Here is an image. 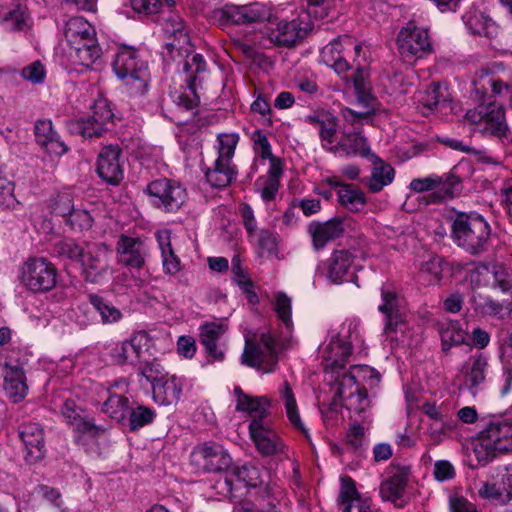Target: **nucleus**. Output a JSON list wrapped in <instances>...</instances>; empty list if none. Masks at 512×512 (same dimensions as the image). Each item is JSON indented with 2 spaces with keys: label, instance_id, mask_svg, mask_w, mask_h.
Segmentation results:
<instances>
[{
  "label": "nucleus",
  "instance_id": "4c0bfd02",
  "mask_svg": "<svg viewBox=\"0 0 512 512\" xmlns=\"http://www.w3.org/2000/svg\"><path fill=\"white\" fill-rule=\"evenodd\" d=\"M418 101L427 112H433L441 107L447 106L449 101L447 87L440 83L433 82L421 92Z\"/></svg>",
  "mask_w": 512,
  "mask_h": 512
},
{
  "label": "nucleus",
  "instance_id": "5701e85b",
  "mask_svg": "<svg viewBox=\"0 0 512 512\" xmlns=\"http://www.w3.org/2000/svg\"><path fill=\"white\" fill-rule=\"evenodd\" d=\"M148 335L144 331L134 333L129 340L117 344L112 350V357L117 364H135L142 358L148 346Z\"/></svg>",
  "mask_w": 512,
  "mask_h": 512
},
{
  "label": "nucleus",
  "instance_id": "680f3d73",
  "mask_svg": "<svg viewBox=\"0 0 512 512\" xmlns=\"http://www.w3.org/2000/svg\"><path fill=\"white\" fill-rule=\"evenodd\" d=\"M365 442V430L359 423L350 426L346 435V444L349 449L357 451L361 449Z\"/></svg>",
  "mask_w": 512,
  "mask_h": 512
},
{
  "label": "nucleus",
  "instance_id": "4d7b16f0",
  "mask_svg": "<svg viewBox=\"0 0 512 512\" xmlns=\"http://www.w3.org/2000/svg\"><path fill=\"white\" fill-rule=\"evenodd\" d=\"M21 77L32 84H41L45 80L46 69L41 61L36 60L21 70Z\"/></svg>",
  "mask_w": 512,
  "mask_h": 512
},
{
  "label": "nucleus",
  "instance_id": "a878e982",
  "mask_svg": "<svg viewBox=\"0 0 512 512\" xmlns=\"http://www.w3.org/2000/svg\"><path fill=\"white\" fill-rule=\"evenodd\" d=\"M320 61L331 67L337 74L345 73L351 68L347 59L343 36L333 39L322 48Z\"/></svg>",
  "mask_w": 512,
  "mask_h": 512
},
{
  "label": "nucleus",
  "instance_id": "39448f33",
  "mask_svg": "<svg viewBox=\"0 0 512 512\" xmlns=\"http://www.w3.org/2000/svg\"><path fill=\"white\" fill-rule=\"evenodd\" d=\"M113 70L117 77L125 82L131 94H143L147 89L148 66L140 58L138 51L130 47L119 48Z\"/></svg>",
  "mask_w": 512,
  "mask_h": 512
},
{
  "label": "nucleus",
  "instance_id": "ea45409f",
  "mask_svg": "<svg viewBox=\"0 0 512 512\" xmlns=\"http://www.w3.org/2000/svg\"><path fill=\"white\" fill-rule=\"evenodd\" d=\"M471 363L466 371V385L472 393H476L486 378L488 369V358L483 353L476 354L471 357Z\"/></svg>",
  "mask_w": 512,
  "mask_h": 512
},
{
  "label": "nucleus",
  "instance_id": "f704fd0d",
  "mask_svg": "<svg viewBox=\"0 0 512 512\" xmlns=\"http://www.w3.org/2000/svg\"><path fill=\"white\" fill-rule=\"evenodd\" d=\"M467 29L474 35L494 38L498 34L496 23L482 12L473 10L463 16Z\"/></svg>",
  "mask_w": 512,
  "mask_h": 512
},
{
  "label": "nucleus",
  "instance_id": "4be33fe9",
  "mask_svg": "<svg viewBox=\"0 0 512 512\" xmlns=\"http://www.w3.org/2000/svg\"><path fill=\"white\" fill-rule=\"evenodd\" d=\"M227 331L223 322H205L199 327L200 343L204 346L208 357L212 361H223L226 346L222 337Z\"/></svg>",
  "mask_w": 512,
  "mask_h": 512
},
{
  "label": "nucleus",
  "instance_id": "a211bd4d",
  "mask_svg": "<svg viewBox=\"0 0 512 512\" xmlns=\"http://www.w3.org/2000/svg\"><path fill=\"white\" fill-rule=\"evenodd\" d=\"M182 69L186 75L185 82L191 95L186 93L179 94L175 99V103L186 110H191L199 103V97L196 94L197 80L206 71V62L200 54L187 55Z\"/></svg>",
  "mask_w": 512,
  "mask_h": 512
},
{
  "label": "nucleus",
  "instance_id": "b1692460",
  "mask_svg": "<svg viewBox=\"0 0 512 512\" xmlns=\"http://www.w3.org/2000/svg\"><path fill=\"white\" fill-rule=\"evenodd\" d=\"M351 350V342L346 340L344 336H341L340 333H337L331 336L328 344L320 347V354L326 362V368L336 371L345 366Z\"/></svg>",
  "mask_w": 512,
  "mask_h": 512
},
{
  "label": "nucleus",
  "instance_id": "a18cd8bd",
  "mask_svg": "<svg viewBox=\"0 0 512 512\" xmlns=\"http://www.w3.org/2000/svg\"><path fill=\"white\" fill-rule=\"evenodd\" d=\"M165 31L174 37L173 42L168 44L172 49H183L189 44L188 33L179 15L173 14L165 20Z\"/></svg>",
  "mask_w": 512,
  "mask_h": 512
},
{
  "label": "nucleus",
  "instance_id": "de8ad7c7",
  "mask_svg": "<svg viewBox=\"0 0 512 512\" xmlns=\"http://www.w3.org/2000/svg\"><path fill=\"white\" fill-rule=\"evenodd\" d=\"M156 411L145 405L137 404L131 407L128 414L127 423L129 430L135 432L147 425L153 423L156 417Z\"/></svg>",
  "mask_w": 512,
  "mask_h": 512
},
{
  "label": "nucleus",
  "instance_id": "ddd939ff",
  "mask_svg": "<svg viewBox=\"0 0 512 512\" xmlns=\"http://www.w3.org/2000/svg\"><path fill=\"white\" fill-rule=\"evenodd\" d=\"M191 462L204 472H220L227 470L232 458L224 448L214 442L198 445L191 453Z\"/></svg>",
  "mask_w": 512,
  "mask_h": 512
},
{
  "label": "nucleus",
  "instance_id": "aec40b11",
  "mask_svg": "<svg viewBox=\"0 0 512 512\" xmlns=\"http://www.w3.org/2000/svg\"><path fill=\"white\" fill-rule=\"evenodd\" d=\"M123 165L121 148L118 145H108L99 152L96 170L100 178L116 185L124 177Z\"/></svg>",
  "mask_w": 512,
  "mask_h": 512
},
{
  "label": "nucleus",
  "instance_id": "cd10ccee",
  "mask_svg": "<svg viewBox=\"0 0 512 512\" xmlns=\"http://www.w3.org/2000/svg\"><path fill=\"white\" fill-rule=\"evenodd\" d=\"M382 304L379 305V311L386 316L384 333L390 337L392 332H396L402 325V317L399 312V300L396 293L388 287L381 289Z\"/></svg>",
  "mask_w": 512,
  "mask_h": 512
},
{
  "label": "nucleus",
  "instance_id": "72a5a7b5",
  "mask_svg": "<svg viewBox=\"0 0 512 512\" xmlns=\"http://www.w3.org/2000/svg\"><path fill=\"white\" fill-rule=\"evenodd\" d=\"M330 152L339 153L344 156H367L369 147L366 138L358 132L345 133L339 142L329 148Z\"/></svg>",
  "mask_w": 512,
  "mask_h": 512
},
{
  "label": "nucleus",
  "instance_id": "bf43d9fd",
  "mask_svg": "<svg viewBox=\"0 0 512 512\" xmlns=\"http://www.w3.org/2000/svg\"><path fill=\"white\" fill-rule=\"evenodd\" d=\"M51 209L55 215L61 216L66 220L74 210L71 196L68 193L58 194L52 201Z\"/></svg>",
  "mask_w": 512,
  "mask_h": 512
},
{
  "label": "nucleus",
  "instance_id": "7c9ffc66",
  "mask_svg": "<svg viewBox=\"0 0 512 512\" xmlns=\"http://www.w3.org/2000/svg\"><path fill=\"white\" fill-rule=\"evenodd\" d=\"M237 176L233 161L216 159L214 166L205 171L207 182L214 188H224L230 185Z\"/></svg>",
  "mask_w": 512,
  "mask_h": 512
},
{
  "label": "nucleus",
  "instance_id": "0eeeda50",
  "mask_svg": "<svg viewBox=\"0 0 512 512\" xmlns=\"http://www.w3.org/2000/svg\"><path fill=\"white\" fill-rule=\"evenodd\" d=\"M464 119L484 135L494 136L500 140L507 139L509 136L504 109L495 102L468 110Z\"/></svg>",
  "mask_w": 512,
  "mask_h": 512
},
{
  "label": "nucleus",
  "instance_id": "f03ea898",
  "mask_svg": "<svg viewBox=\"0 0 512 512\" xmlns=\"http://www.w3.org/2000/svg\"><path fill=\"white\" fill-rule=\"evenodd\" d=\"M512 451V420L502 416L484 417L473 440V453L484 466L499 455Z\"/></svg>",
  "mask_w": 512,
  "mask_h": 512
},
{
  "label": "nucleus",
  "instance_id": "c756f323",
  "mask_svg": "<svg viewBox=\"0 0 512 512\" xmlns=\"http://www.w3.org/2000/svg\"><path fill=\"white\" fill-rule=\"evenodd\" d=\"M339 502L341 512H372L370 502L360 498L351 478L342 480Z\"/></svg>",
  "mask_w": 512,
  "mask_h": 512
},
{
  "label": "nucleus",
  "instance_id": "9b49d317",
  "mask_svg": "<svg viewBox=\"0 0 512 512\" xmlns=\"http://www.w3.org/2000/svg\"><path fill=\"white\" fill-rule=\"evenodd\" d=\"M249 435L256 450L264 457L286 454V445L268 419H251Z\"/></svg>",
  "mask_w": 512,
  "mask_h": 512
},
{
  "label": "nucleus",
  "instance_id": "09e8293b",
  "mask_svg": "<svg viewBox=\"0 0 512 512\" xmlns=\"http://www.w3.org/2000/svg\"><path fill=\"white\" fill-rule=\"evenodd\" d=\"M443 351L447 352L452 346H458L465 342L466 332L457 321H449L440 329Z\"/></svg>",
  "mask_w": 512,
  "mask_h": 512
},
{
  "label": "nucleus",
  "instance_id": "e433bc0d",
  "mask_svg": "<svg viewBox=\"0 0 512 512\" xmlns=\"http://www.w3.org/2000/svg\"><path fill=\"white\" fill-rule=\"evenodd\" d=\"M491 274L497 286L503 292L512 293V275L510 276L502 267H495L494 271L491 272L486 265H477L475 268L470 270V281L477 285H481L482 282L480 277L488 278ZM485 280L486 279H484V281Z\"/></svg>",
  "mask_w": 512,
  "mask_h": 512
},
{
  "label": "nucleus",
  "instance_id": "a19ab883",
  "mask_svg": "<svg viewBox=\"0 0 512 512\" xmlns=\"http://www.w3.org/2000/svg\"><path fill=\"white\" fill-rule=\"evenodd\" d=\"M107 399L102 404V412L117 422L126 419L129 409V399L123 393L107 390Z\"/></svg>",
  "mask_w": 512,
  "mask_h": 512
},
{
  "label": "nucleus",
  "instance_id": "c85d7f7f",
  "mask_svg": "<svg viewBox=\"0 0 512 512\" xmlns=\"http://www.w3.org/2000/svg\"><path fill=\"white\" fill-rule=\"evenodd\" d=\"M407 472L404 469H397L387 480L380 485V495L385 501L394 503L397 507H404V491L407 485Z\"/></svg>",
  "mask_w": 512,
  "mask_h": 512
},
{
  "label": "nucleus",
  "instance_id": "f3484780",
  "mask_svg": "<svg viewBox=\"0 0 512 512\" xmlns=\"http://www.w3.org/2000/svg\"><path fill=\"white\" fill-rule=\"evenodd\" d=\"M61 415L65 422L70 425L76 433V440L81 442L84 437L96 438L104 430L94 423L84 409L73 400H66L61 407Z\"/></svg>",
  "mask_w": 512,
  "mask_h": 512
},
{
  "label": "nucleus",
  "instance_id": "bb28decb",
  "mask_svg": "<svg viewBox=\"0 0 512 512\" xmlns=\"http://www.w3.org/2000/svg\"><path fill=\"white\" fill-rule=\"evenodd\" d=\"M70 47L69 57L74 65L91 67L101 57V48L99 47L96 36L82 39L79 44H68Z\"/></svg>",
  "mask_w": 512,
  "mask_h": 512
},
{
  "label": "nucleus",
  "instance_id": "8fccbe9b",
  "mask_svg": "<svg viewBox=\"0 0 512 512\" xmlns=\"http://www.w3.org/2000/svg\"><path fill=\"white\" fill-rule=\"evenodd\" d=\"M270 400L266 396L243 397L238 411L248 412L252 419H267Z\"/></svg>",
  "mask_w": 512,
  "mask_h": 512
},
{
  "label": "nucleus",
  "instance_id": "f257e3e1",
  "mask_svg": "<svg viewBox=\"0 0 512 512\" xmlns=\"http://www.w3.org/2000/svg\"><path fill=\"white\" fill-rule=\"evenodd\" d=\"M54 254L81 265L86 281L99 283L109 269L111 249L104 243L77 242L66 238L53 246Z\"/></svg>",
  "mask_w": 512,
  "mask_h": 512
},
{
  "label": "nucleus",
  "instance_id": "412c9836",
  "mask_svg": "<svg viewBox=\"0 0 512 512\" xmlns=\"http://www.w3.org/2000/svg\"><path fill=\"white\" fill-rule=\"evenodd\" d=\"M118 262L126 267L140 269L145 265L148 249L139 237L120 235L116 244Z\"/></svg>",
  "mask_w": 512,
  "mask_h": 512
},
{
  "label": "nucleus",
  "instance_id": "58836bf2",
  "mask_svg": "<svg viewBox=\"0 0 512 512\" xmlns=\"http://www.w3.org/2000/svg\"><path fill=\"white\" fill-rule=\"evenodd\" d=\"M63 34L67 44H79L82 39L96 36V31L83 17H72L65 23Z\"/></svg>",
  "mask_w": 512,
  "mask_h": 512
},
{
  "label": "nucleus",
  "instance_id": "7ed1b4c3",
  "mask_svg": "<svg viewBox=\"0 0 512 512\" xmlns=\"http://www.w3.org/2000/svg\"><path fill=\"white\" fill-rule=\"evenodd\" d=\"M358 379H370L372 382L378 383L380 381V374L366 365L354 366L350 372L343 374L338 382L333 403L328 410L322 411L323 419L326 423L334 424L332 418L333 414L337 412L338 400L342 402L341 405L357 414L363 413L369 407L370 401L367 390L364 387H360L357 382Z\"/></svg>",
  "mask_w": 512,
  "mask_h": 512
},
{
  "label": "nucleus",
  "instance_id": "774afa93",
  "mask_svg": "<svg viewBox=\"0 0 512 512\" xmlns=\"http://www.w3.org/2000/svg\"><path fill=\"white\" fill-rule=\"evenodd\" d=\"M433 475L439 482L453 479L456 475L454 466L447 460H438L434 463Z\"/></svg>",
  "mask_w": 512,
  "mask_h": 512
},
{
  "label": "nucleus",
  "instance_id": "c03bdc74",
  "mask_svg": "<svg viewBox=\"0 0 512 512\" xmlns=\"http://www.w3.org/2000/svg\"><path fill=\"white\" fill-rule=\"evenodd\" d=\"M90 304L98 312L103 324H113L120 321L123 317L122 312L119 308L112 305L108 300L103 297L90 294L88 296Z\"/></svg>",
  "mask_w": 512,
  "mask_h": 512
},
{
  "label": "nucleus",
  "instance_id": "f8f14e48",
  "mask_svg": "<svg viewBox=\"0 0 512 512\" xmlns=\"http://www.w3.org/2000/svg\"><path fill=\"white\" fill-rule=\"evenodd\" d=\"M146 191L152 204L165 212L178 211L187 199L185 188L166 178L152 181Z\"/></svg>",
  "mask_w": 512,
  "mask_h": 512
},
{
  "label": "nucleus",
  "instance_id": "864d4df0",
  "mask_svg": "<svg viewBox=\"0 0 512 512\" xmlns=\"http://www.w3.org/2000/svg\"><path fill=\"white\" fill-rule=\"evenodd\" d=\"M218 157L220 160L232 161L239 141L237 133H221L217 137Z\"/></svg>",
  "mask_w": 512,
  "mask_h": 512
},
{
  "label": "nucleus",
  "instance_id": "79ce46f5",
  "mask_svg": "<svg viewBox=\"0 0 512 512\" xmlns=\"http://www.w3.org/2000/svg\"><path fill=\"white\" fill-rule=\"evenodd\" d=\"M337 196L339 203L351 212L361 211L367 203L362 190L351 184L341 185V188L337 192Z\"/></svg>",
  "mask_w": 512,
  "mask_h": 512
},
{
  "label": "nucleus",
  "instance_id": "603ef678",
  "mask_svg": "<svg viewBox=\"0 0 512 512\" xmlns=\"http://www.w3.org/2000/svg\"><path fill=\"white\" fill-rule=\"evenodd\" d=\"M442 263L439 256L429 255L427 260L421 262L420 277L429 285L437 284L442 278Z\"/></svg>",
  "mask_w": 512,
  "mask_h": 512
},
{
  "label": "nucleus",
  "instance_id": "20e7f679",
  "mask_svg": "<svg viewBox=\"0 0 512 512\" xmlns=\"http://www.w3.org/2000/svg\"><path fill=\"white\" fill-rule=\"evenodd\" d=\"M451 233L454 242L472 255L482 253L488 248L490 226L480 215L458 214L452 223Z\"/></svg>",
  "mask_w": 512,
  "mask_h": 512
},
{
  "label": "nucleus",
  "instance_id": "dca6fc26",
  "mask_svg": "<svg viewBox=\"0 0 512 512\" xmlns=\"http://www.w3.org/2000/svg\"><path fill=\"white\" fill-rule=\"evenodd\" d=\"M113 112L107 100H97L93 106V114L76 120L73 129L85 138L99 137L108 129L113 121Z\"/></svg>",
  "mask_w": 512,
  "mask_h": 512
},
{
  "label": "nucleus",
  "instance_id": "2f4dec72",
  "mask_svg": "<svg viewBox=\"0 0 512 512\" xmlns=\"http://www.w3.org/2000/svg\"><path fill=\"white\" fill-rule=\"evenodd\" d=\"M353 256L347 250H336L327 260V277L334 284H341L346 280L351 266Z\"/></svg>",
  "mask_w": 512,
  "mask_h": 512
},
{
  "label": "nucleus",
  "instance_id": "37998d69",
  "mask_svg": "<svg viewBox=\"0 0 512 512\" xmlns=\"http://www.w3.org/2000/svg\"><path fill=\"white\" fill-rule=\"evenodd\" d=\"M280 394L284 400L286 415H287L290 423L296 429H298L300 432H302L306 437H308V432L301 420V417H300L298 409H297V403H296V399L294 397L292 388L287 381H285L283 383L282 387L280 388Z\"/></svg>",
  "mask_w": 512,
  "mask_h": 512
},
{
  "label": "nucleus",
  "instance_id": "1a4fd4ad",
  "mask_svg": "<svg viewBox=\"0 0 512 512\" xmlns=\"http://www.w3.org/2000/svg\"><path fill=\"white\" fill-rule=\"evenodd\" d=\"M56 276L53 264L42 257L29 258L19 270L21 284L33 292L51 290L56 284Z\"/></svg>",
  "mask_w": 512,
  "mask_h": 512
},
{
  "label": "nucleus",
  "instance_id": "6e6552de",
  "mask_svg": "<svg viewBox=\"0 0 512 512\" xmlns=\"http://www.w3.org/2000/svg\"><path fill=\"white\" fill-rule=\"evenodd\" d=\"M271 10L261 3L248 5L226 4L211 12V20L220 27L244 25L270 20Z\"/></svg>",
  "mask_w": 512,
  "mask_h": 512
},
{
  "label": "nucleus",
  "instance_id": "052dcab7",
  "mask_svg": "<svg viewBox=\"0 0 512 512\" xmlns=\"http://www.w3.org/2000/svg\"><path fill=\"white\" fill-rule=\"evenodd\" d=\"M318 130L322 141V147L326 150H329L331 146H334V137L337 132V123L335 117L330 115L326 121L318 128Z\"/></svg>",
  "mask_w": 512,
  "mask_h": 512
},
{
  "label": "nucleus",
  "instance_id": "2eb2a0df",
  "mask_svg": "<svg viewBox=\"0 0 512 512\" xmlns=\"http://www.w3.org/2000/svg\"><path fill=\"white\" fill-rule=\"evenodd\" d=\"M242 363L260 369L264 364L274 366L277 363L274 338L268 333H262L258 340L246 338L242 354Z\"/></svg>",
  "mask_w": 512,
  "mask_h": 512
},
{
  "label": "nucleus",
  "instance_id": "338daca9",
  "mask_svg": "<svg viewBox=\"0 0 512 512\" xmlns=\"http://www.w3.org/2000/svg\"><path fill=\"white\" fill-rule=\"evenodd\" d=\"M309 233L312 237L313 246L316 250L322 249L332 240L322 223H311Z\"/></svg>",
  "mask_w": 512,
  "mask_h": 512
},
{
  "label": "nucleus",
  "instance_id": "6e6d98bb",
  "mask_svg": "<svg viewBox=\"0 0 512 512\" xmlns=\"http://www.w3.org/2000/svg\"><path fill=\"white\" fill-rule=\"evenodd\" d=\"M65 222L72 230L84 231L89 230L92 227L94 220L88 211L74 209Z\"/></svg>",
  "mask_w": 512,
  "mask_h": 512
},
{
  "label": "nucleus",
  "instance_id": "e2e57ef3",
  "mask_svg": "<svg viewBox=\"0 0 512 512\" xmlns=\"http://www.w3.org/2000/svg\"><path fill=\"white\" fill-rule=\"evenodd\" d=\"M368 76L369 74L365 68H357L352 76L353 86L358 96L363 100L368 97L370 91Z\"/></svg>",
  "mask_w": 512,
  "mask_h": 512
},
{
  "label": "nucleus",
  "instance_id": "c9c22d12",
  "mask_svg": "<svg viewBox=\"0 0 512 512\" xmlns=\"http://www.w3.org/2000/svg\"><path fill=\"white\" fill-rule=\"evenodd\" d=\"M4 389L13 402L21 401L27 394L28 386L24 371L19 367H7L4 376Z\"/></svg>",
  "mask_w": 512,
  "mask_h": 512
},
{
  "label": "nucleus",
  "instance_id": "4468645a",
  "mask_svg": "<svg viewBox=\"0 0 512 512\" xmlns=\"http://www.w3.org/2000/svg\"><path fill=\"white\" fill-rule=\"evenodd\" d=\"M409 188L417 193L432 191L429 195V203H439L454 197L459 190V181L456 178L438 176L432 174L424 178H415Z\"/></svg>",
  "mask_w": 512,
  "mask_h": 512
},
{
  "label": "nucleus",
  "instance_id": "13d9d810",
  "mask_svg": "<svg viewBox=\"0 0 512 512\" xmlns=\"http://www.w3.org/2000/svg\"><path fill=\"white\" fill-rule=\"evenodd\" d=\"M17 204L13 182L0 175V207L14 209Z\"/></svg>",
  "mask_w": 512,
  "mask_h": 512
},
{
  "label": "nucleus",
  "instance_id": "423d86ee",
  "mask_svg": "<svg viewBox=\"0 0 512 512\" xmlns=\"http://www.w3.org/2000/svg\"><path fill=\"white\" fill-rule=\"evenodd\" d=\"M309 12L301 11L291 20L270 18L266 33L271 43L291 47L304 39L312 30Z\"/></svg>",
  "mask_w": 512,
  "mask_h": 512
},
{
  "label": "nucleus",
  "instance_id": "393cba45",
  "mask_svg": "<svg viewBox=\"0 0 512 512\" xmlns=\"http://www.w3.org/2000/svg\"><path fill=\"white\" fill-rule=\"evenodd\" d=\"M37 144L48 154L61 156L68 151L67 145L54 130L51 120H38L34 126Z\"/></svg>",
  "mask_w": 512,
  "mask_h": 512
},
{
  "label": "nucleus",
  "instance_id": "69168bd1",
  "mask_svg": "<svg viewBox=\"0 0 512 512\" xmlns=\"http://www.w3.org/2000/svg\"><path fill=\"white\" fill-rule=\"evenodd\" d=\"M4 21L8 23L12 29L21 30L26 25V9L21 5H16L12 10L8 11L4 16Z\"/></svg>",
  "mask_w": 512,
  "mask_h": 512
},
{
  "label": "nucleus",
  "instance_id": "5fc2aeb1",
  "mask_svg": "<svg viewBox=\"0 0 512 512\" xmlns=\"http://www.w3.org/2000/svg\"><path fill=\"white\" fill-rule=\"evenodd\" d=\"M274 309L281 322L286 326V328L290 329L293 325L291 317V298L288 297L284 292H277L275 294Z\"/></svg>",
  "mask_w": 512,
  "mask_h": 512
},
{
  "label": "nucleus",
  "instance_id": "473e14b6",
  "mask_svg": "<svg viewBox=\"0 0 512 512\" xmlns=\"http://www.w3.org/2000/svg\"><path fill=\"white\" fill-rule=\"evenodd\" d=\"M153 398L161 405H171L180 400L182 385L175 377H164L152 386Z\"/></svg>",
  "mask_w": 512,
  "mask_h": 512
},
{
  "label": "nucleus",
  "instance_id": "9d476101",
  "mask_svg": "<svg viewBox=\"0 0 512 512\" xmlns=\"http://www.w3.org/2000/svg\"><path fill=\"white\" fill-rule=\"evenodd\" d=\"M396 42L400 55L406 61L423 58L432 52L427 29L417 26L414 21H409L400 29Z\"/></svg>",
  "mask_w": 512,
  "mask_h": 512
},
{
  "label": "nucleus",
  "instance_id": "0e129e2a",
  "mask_svg": "<svg viewBox=\"0 0 512 512\" xmlns=\"http://www.w3.org/2000/svg\"><path fill=\"white\" fill-rule=\"evenodd\" d=\"M237 477L246 485L256 487L260 482V471L254 465L245 464L237 469Z\"/></svg>",
  "mask_w": 512,
  "mask_h": 512
},
{
  "label": "nucleus",
  "instance_id": "3c124183",
  "mask_svg": "<svg viewBox=\"0 0 512 512\" xmlns=\"http://www.w3.org/2000/svg\"><path fill=\"white\" fill-rule=\"evenodd\" d=\"M502 482L499 481H486L481 482L478 488V495L495 505H506L508 504L505 491L503 490Z\"/></svg>",
  "mask_w": 512,
  "mask_h": 512
},
{
  "label": "nucleus",
  "instance_id": "49530a36",
  "mask_svg": "<svg viewBox=\"0 0 512 512\" xmlns=\"http://www.w3.org/2000/svg\"><path fill=\"white\" fill-rule=\"evenodd\" d=\"M394 174L395 171L391 165L380 161L379 165L372 169L367 186L373 193L380 192L393 181Z\"/></svg>",
  "mask_w": 512,
  "mask_h": 512
},
{
  "label": "nucleus",
  "instance_id": "6ab92c4d",
  "mask_svg": "<svg viewBox=\"0 0 512 512\" xmlns=\"http://www.w3.org/2000/svg\"><path fill=\"white\" fill-rule=\"evenodd\" d=\"M18 436L23 445L26 463L35 464L45 457L44 430L38 423H22L18 427Z\"/></svg>",
  "mask_w": 512,
  "mask_h": 512
}]
</instances>
